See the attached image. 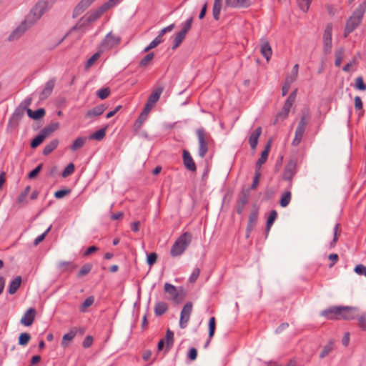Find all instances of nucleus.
<instances>
[{
	"mask_svg": "<svg viewBox=\"0 0 366 366\" xmlns=\"http://www.w3.org/2000/svg\"><path fill=\"white\" fill-rule=\"evenodd\" d=\"M121 1L122 0H109L97 9L86 14L76 24V26L69 31L68 35H71L77 31L81 30L84 26H88L93 23L97 19H99L104 14V12L114 6Z\"/></svg>",
	"mask_w": 366,
	"mask_h": 366,
	"instance_id": "obj_1",
	"label": "nucleus"
},
{
	"mask_svg": "<svg viewBox=\"0 0 366 366\" xmlns=\"http://www.w3.org/2000/svg\"><path fill=\"white\" fill-rule=\"evenodd\" d=\"M357 310L347 307H332L322 312L328 320H351L356 317Z\"/></svg>",
	"mask_w": 366,
	"mask_h": 366,
	"instance_id": "obj_2",
	"label": "nucleus"
},
{
	"mask_svg": "<svg viewBox=\"0 0 366 366\" xmlns=\"http://www.w3.org/2000/svg\"><path fill=\"white\" fill-rule=\"evenodd\" d=\"M366 10V2L361 3L347 21L345 28V36L352 32L360 24Z\"/></svg>",
	"mask_w": 366,
	"mask_h": 366,
	"instance_id": "obj_3",
	"label": "nucleus"
},
{
	"mask_svg": "<svg viewBox=\"0 0 366 366\" xmlns=\"http://www.w3.org/2000/svg\"><path fill=\"white\" fill-rule=\"evenodd\" d=\"M52 4L47 0L39 1L32 8L30 14L27 16L26 21L30 23L35 22L39 20L49 9L51 7Z\"/></svg>",
	"mask_w": 366,
	"mask_h": 366,
	"instance_id": "obj_4",
	"label": "nucleus"
},
{
	"mask_svg": "<svg viewBox=\"0 0 366 366\" xmlns=\"http://www.w3.org/2000/svg\"><path fill=\"white\" fill-rule=\"evenodd\" d=\"M192 240V235L189 232L182 234L173 244L170 253L173 257L181 255L189 244Z\"/></svg>",
	"mask_w": 366,
	"mask_h": 366,
	"instance_id": "obj_5",
	"label": "nucleus"
},
{
	"mask_svg": "<svg viewBox=\"0 0 366 366\" xmlns=\"http://www.w3.org/2000/svg\"><path fill=\"white\" fill-rule=\"evenodd\" d=\"M197 134L199 140V155L204 157L209 150L210 144L212 143L211 137L202 129H198Z\"/></svg>",
	"mask_w": 366,
	"mask_h": 366,
	"instance_id": "obj_6",
	"label": "nucleus"
},
{
	"mask_svg": "<svg viewBox=\"0 0 366 366\" xmlns=\"http://www.w3.org/2000/svg\"><path fill=\"white\" fill-rule=\"evenodd\" d=\"M121 37L112 32L109 33L99 45V50L102 52L117 47L121 43Z\"/></svg>",
	"mask_w": 366,
	"mask_h": 366,
	"instance_id": "obj_7",
	"label": "nucleus"
},
{
	"mask_svg": "<svg viewBox=\"0 0 366 366\" xmlns=\"http://www.w3.org/2000/svg\"><path fill=\"white\" fill-rule=\"evenodd\" d=\"M309 117L307 115H304L301 118L296 129L295 136L292 142L293 145H297L300 143L305 130V127L309 122Z\"/></svg>",
	"mask_w": 366,
	"mask_h": 366,
	"instance_id": "obj_8",
	"label": "nucleus"
},
{
	"mask_svg": "<svg viewBox=\"0 0 366 366\" xmlns=\"http://www.w3.org/2000/svg\"><path fill=\"white\" fill-rule=\"evenodd\" d=\"M193 305L192 302H187L184 306L179 320V326L181 328L184 329L187 326V324L190 319V315L192 312Z\"/></svg>",
	"mask_w": 366,
	"mask_h": 366,
	"instance_id": "obj_9",
	"label": "nucleus"
},
{
	"mask_svg": "<svg viewBox=\"0 0 366 366\" xmlns=\"http://www.w3.org/2000/svg\"><path fill=\"white\" fill-rule=\"evenodd\" d=\"M162 92L163 89L161 87H158L154 89L148 99V101L144 107V109L150 112L154 107L156 103L159 99Z\"/></svg>",
	"mask_w": 366,
	"mask_h": 366,
	"instance_id": "obj_10",
	"label": "nucleus"
},
{
	"mask_svg": "<svg viewBox=\"0 0 366 366\" xmlns=\"http://www.w3.org/2000/svg\"><path fill=\"white\" fill-rule=\"evenodd\" d=\"M298 69L299 66L298 64H295L290 74L286 78L285 84L282 86V94L285 96L287 94V92L290 90L291 84L296 79L297 74H298Z\"/></svg>",
	"mask_w": 366,
	"mask_h": 366,
	"instance_id": "obj_11",
	"label": "nucleus"
},
{
	"mask_svg": "<svg viewBox=\"0 0 366 366\" xmlns=\"http://www.w3.org/2000/svg\"><path fill=\"white\" fill-rule=\"evenodd\" d=\"M294 101L295 97L291 94L286 101L282 111L277 115L276 122H278L279 120H283L288 116L290 109Z\"/></svg>",
	"mask_w": 366,
	"mask_h": 366,
	"instance_id": "obj_12",
	"label": "nucleus"
},
{
	"mask_svg": "<svg viewBox=\"0 0 366 366\" xmlns=\"http://www.w3.org/2000/svg\"><path fill=\"white\" fill-rule=\"evenodd\" d=\"M164 291L169 295L170 299L175 303H179L182 301V298L179 297V294L174 285L166 283L164 285Z\"/></svg>",
	"mask_w": 366,
	"mask_h": 366,
	"instance_id": "obj_13",
	"label": "nucleus"
},
{
	"mask_svg": "<svg viewBox=\"0 0 366 366\" xmlns=\"http://www.w3.org/2000/svg\"><path fill=\"white\" fill-rule=\"evenodd\" d=\"M332 26L329 24L326 26L323 34V42L325 47L327 50H330L332 48Z\"/></svg>",
	"mask_w": 366,
	"mask_h": 366,
	"instance_id": "obj_14",
	"label": "nucleus"
},
{
	"mask_svg": "<svg viewBox=\"0 0 366 366\" xmlns=\"http://www.w3.org/2000/svg\"><path fill=\"white\" fill-rule=\"evenodd\" d=\"M35 316L36 310L34 308H29L21 317L20 322L26 327L31 326L34 321Z\"/></svg>",
	"mask_w": 366,
	"mask_h": 366,
	"instance_id": "obj_15",
	"label": "nucleus"
},
{
	"mask_svg": "<svg viewBox=\"0 0 366 366\" xmlns=\"http://www.w3.org/2000/svg\"><path fill=\"white\" fill-rule=\"evenodd\" d=\"M258 218V210L257 209H254L249 214L248 224L247 227V237L249 235L251 232L254 228Z\"/></svg>",
	"mask_w": 366,
	"mask_h": 366,
	"instance_id": "obj_16",
	"label": "nucleus"
},
{
	"mask_svg": "<svg viewBox=\"0 0 366 366\" xmlns=\"http://www.w3.org/2000/svg\"><path fill=\"white\" fill-rule=\"evenodd\" d=\"M183 162L185 167L192 172H195L197 169L196 164L189 154L187 150L183 151Z\"/></svg>",
	"mask_w": 366,
	"mask_h": 366,
	"instance_id": "obj_17",
	"label": "nucleus"
},
{
	"mask_svg": "<svg viewBox=\"0 0 366 366\" xmlns=\"http://www.w3.org/2000/svg\"><path fill=\"white\" fill-rule=\"evenodd\" d=\"M260 52L262 55L266 59L267 61L270 60L272 55V50L269 43L267 41L264 40L261 42Z\"/></svg>",
	"mask_w": 366,
	"mask_h": 366,
	"instance_id": "obj_18",
	"label": "nucleus"
},
{
	"mask_svg": "<svg viewBox=\"0 0 366 366\" xmlns=\"http://www.w3.org/2000/svg\"><path fill=\"white\" fill-rule=\"evenodd\" d=\"M262 134L261 127L256 128L250 134L249 137V143L252 149H254L257 147L259 137Z\"/></svg>",
	"mask_w": 366,
	"mask_h": 366,
	"instance_id": "obj_19",
	"label": "nucleus"
},
{
	"mask_svg": "<svg viewBox=\"0 0 366 366\" xmlns=\"http://www.w3.org/2000/svg\"><path fill=\"white\" fill-rule=\"evenodd\" d=\"M270 148H271V142H269L267 143V144L265 147V149L262 152L260 158L257 160V162L256 163V169H259V170H260L262 164H264L266 162V161L268 158V156H269Z\"/></svg>",
	"mask_w": 366,
	"mask_h": 366,
	"instance_id": "obj_20",
	"label": "nucleus"
},
{
	"mask_svg": "<svg viewBox=\"0 0 366 366\" xmlns=\"http://www.w3.org/2000/svg\"><path fill=\"white\" fill-rule=\"evenodd\" d=\"M27 21L26 20V21L23 22L22 24H21L9 36V39L10 40H14V39H16L18 38H19L24 32L28 28V26H27Z\"/></svg>",
	"mask_w": 366,
	"mask_h": 366,
	"instance_id": "obj_21",
	"label": "nucleus"
},
{
	"mask_svg": "<svg viewBox=\"0 0 366 366\" xmlns=\"http://www.w3.org/2000/svg\"><path fill=\"white\" fill-rule=\"evenodd\" d=\"M226 5L234 8H246L249 6V0H226Z\"/></svg>",
	"mask_w": 366,
	"mask_h": 366,
	"instance_id": "obj_22",
	"label": "nucleus"
},
{
	"mask_svg": "<svg viewBox=\"0 0 366 366\" xmlns=\"http://www.w3.org/2000/svg\"><path fill=\"white\" fill-rule=\"evenodd\" d=\"M75 336L76 332L73 330H71L68 333L64 335L61 342V347L64 349L67 348L74 339Z\"/></svg>",
	"mask_w": 366,
	"mask_h": 366,
	"instance_id": "obj_23",
	"label": "nucleus"
},
{
	"mask_svg": "<svg viewBox=\"0 0 366 366\" xmlns=\"http://www.w3.org/2000/svg\"><path fill=\"white\" fill-rule=\"evenodd\" d=\"M95 0H81L74 10V15H79L85 9L89 6Z\"/></svg>",
	"mask_w": 366,
	"mask_h": 366,
	"instance_id": "obj_24",
	"label": "nucleus"
},
{
	"mask_svg": "<svg viewBox=\"0 0 366 366\" xmlns=\"http://www.w3.org/2000/svg\"><path fill=\"white\" fill-rule=\"evenodd\" d=\"M106 108L104 105H99L90 110H89L86 114V117L92 118L94 117H98L103 114L105 111Z\"/></svg>",
	"mask_w": 366,
	"mask_h": 366,
	"instance_id": "obj_25",
	"label": "nucleus"
},
{
	"mask_svg": "<svg viewBox=\"0 0 366 366\" xmlns=\"http://www.w3.org/2000/svg\"><path fill=\"white\" fill-rule=\"evenodd\" d=\"M223 0H214L212 14L215 20H219L220 16V12L222 6Z\"/></svg>",
	"mask_w": 366,
	"mask_h": 366,
	"instance_id": "obj_26",
	"label": "nucleus"
},
{
	"mask_svg": "<svg viewBox=\"0 0 366 366\" xmlns=\"http://www.w3.org/2000/svg\"><path fill=\"white\" fill-rule=\"evenodd\" d=\"M168 309V305L164 302H159L154 306V312L157 315L160 316L165 313Z\"/></svg>",
	"mask_w": 366,
	"mask_h": 366,
	"instance_id": "obj_27",
	"label": "nucleus"
},
{
	"mask_svg": "<svg viewBox=\"0 0 366 366\" xmlns=\"http://www.w3.org/2000/svg\"><path fill=\"white\" fill-rule=\"evenodd\" d=\"M27 114L29 117L37 120V119L42 118L44 116L45 111L44 109H39L36 111H32L31 109H28Z\"/></svg>",
	"mask_w": 366,
	"mask_h": 366,
	"instance_id": "obj_28",
	"label": "nucleus"
},
{
	"mask_svg": "<svg viewBox=\"0 0 366 366\" xmlns=\"http://www.w3.org/2000/svg\"><path fill=\"white\" fill-rule=\"evenodd\" d=\"M59 144L58 139H53L51 141L49 144H47L43 151V154L44 155H48L50 153H51L57 147Z\"/></svg>",
	"mask_w": 366,
	"mask_h": 366,
	"instance_id": "obj_29",
	"label": "nucleus"
},
{
	"mask_svg": "<svg viewBox=\"0 0 366 366\" xmlns=\"http://www.w3.org/2000/svg\"><path fill=\"white\" fill-rule=\"evenodd\" d=\"M21 283V278L20 277H16L14 280H12L9 287V292L11 295L14 294L19 287H20Z\"/></svg>",
	"mask_w": 366,
	"mask_h": 366,
	"instance_id": "obj_30",
	"label": "nucleus"
},
{
	"mask_svg": "<svg viewBox=\"0 0 366 366\" xmlns=\"http://www.w3.org/2000/svg\"><path fill=\"white\" fill-rule=\"evenodd\" d=\"M164 340V342L166 344V352H167L172 346L174 342V333L170 330H167L166 336Z\"/></svg>",
	"mask_w": 366,
	"mask_h": 366,
	"instance_id": "obj_31",
	"label": "nucleus"
},
{
	"mask_svg": "<svg viewBox=\"0 0 366 366\" xmlns=\"http://www.w3.org/2000/svg\"><path fill=\"white\" fill-rule=\"evenodd\" d=\"M59 128L58 122H54L46 127L42 129V132L46 137H49L52 132L56 131Z\"/></svg>",
	"mask_w": 366,
	"mask_h": 366,
	"instance_id": "obj_32",
	"label": "nucleus"
},
{
	"mask_svg": "<svg viewBox=\"0 0 366 366\" xmlns=\"http://www.w3.org/2000/svg\"><path fill=\"white\" fill-rule=\"evenodd\" d=\"M46 137H47L45 135V134L41 131V133L33 139L31 143V147L32 148L37 147Z\"/></svg>",
	"mask_w": 366,
	"mask_h": 366,
	"instance_id": "obj_33",
	"label": "nucleus"
},
{
	"mask_svg": "<svg viewBox=\"0 0 366 366\" xmlns=\"http://www.w3.org/2000/svg\"><path fill=\"white\" fill-rule=\"evenodd\" d=\"M92 264L91 263H86V264H84L79 269L78 274H77V277H82L84 276H86V274H88L92 269Z\"/></svg>",
	"mask_w": 366,
	"mask_h": 366,
	"instance_id": "obj_34",
	"label": "nucleus"
},
{
	"mask_svg": "<svg viewBox=\"0 0 366 366\" xmlns=\"http://www.w3.org/2000/svg\"><path fill=\"white\" fill-rule=\"evenodd\" d=\"M186 34L179 31L177 34L174 39V45L172 46L173 49H177L185 39Z\"/></svg>",
	"mask_w": 366,
	"mask_h": 366,
	"instance_id": "obj_35",
	"label": "nucleus"
},
{
	"mask_svg": "<svg viewBox=\"0 0 366 366\" xmlns=\"http://www.w3.org/2000/svg\"><path fill=\"white\" fill-rule=\"evenodd\" d=\"M106 135V129H101L94 133H93L90 137V139H95V140H102L104 138Z\"/></svg>",
	"mask_w": 366,
	"mask_h": 366,
	"instance_id": "obj_36",
	"label": "nucleus"
},
{
	"mask_svg": "<svg viewBox=\"0 0 366 366\" xmlns=\"http://www.w3.org/2000/svg\"><path fill=\"white\" fill-rule=\"evenodd\" d=\"M345 58V51L341 49L335 52V64L336 66H340Z\"/></svg>",
	"mask_w": 366,
	"mask_h": 366,
	"instance_id": "obj_37",
	"label": "nucleus"
},
{
	"mask_svg": "<svg viewBox=\"0 0 366 366\" xmlns=\"http://www.w3.org/2000/svg\"><path fill=\"white\" fill-rule=\"evenodd\" d=\"M209 337L212 339L214 335L216 328V319L214 317H212L209 320Z\"/></svg>",
	"mask_w": 366,
	"mask_h": 366,
	"instance_id": "obj_38",
	"label": "nucleus"
},
{
	"mask_svg": "<svg viewBox=\"0 0 366 366\" xmlns=\"http://www.w3.org/2000/svg\"><path fill=\"white\" fill-rule=\"evenodd\" d=\"M31 340V335L27 332L21 333L19 337V344L21 346L26 345Z\"/></svg>",
	"mask_w": 366,
	"mask_h": 366,
	"instance_id": "obj_39",
	"label": "nucleus"
},
{
	"mask_svg": "<svg viewBox=\"0 0 366 366\" xmlns=\"http://www.w3.org/2000/svg\"><path fill=\"white\" fill-rule=\"evenodd\" d=\"M162 41V37L159 34L144 49L145 52L157 47Z\"/></svg>",
	"mask_w": 366,
	"mask_h": 366,
	"instance_id": "obj_40",
	"label": "nucleus"
},
{
	"mask_svg": "<svg viewBox=\"0 0 366 366\" xmlns=\"http://www.w3.org/2000/svg\"><path fill=\"white\" fill-rule=\"evenodd\" d=\"M94 302V297L91 296L87 297L80 307V310L83 312H86V309L92 306Z\"/></svg>",
	"mask_w": 366,
	"mask_h": 366,
	"instance_id": "obj_41",
	"label": "nucleus"
},
{
	"mask_svg": "<svg viewBox=\"0 0 366 366\" xmlns=\"http://www.w3.org/2000/svg\"><path fill=\"white\" fill-rule=\"evenodd\" d=\"M86 139L84 137H78L75 139L73 144L71 147V149L73 151H75L81 147H82L85 143Z\"/></svg>",
	"mask_w": 366,
	"mask_h": 366,
	"instance_id": "obj_42",
	"label": "nucleus"
},
{
	"mask_svg": "<svg viewBox=\"0 0 366 366\" xmlns=\"http://www.w3.org/2000/svg\"><path fill=\"white\" fill-rule=\"evenodd\" d=\"M357 64V59L355 57L351 61H350V62L346 64L343 66L342 69H343V71H347V72L353 71L355 69Z\"/></svg>",
	"mask_w": 366,
	"mask_h": 366,
	"instance_id": "obj_43",
	"label": "nucleus"
},
{
	"mask_svg": "<svg viewBox=\"0 0 366 366\" xmlns=\"http://www.w3.org/2000/svg\"><path fill=\"white\" fill-rule=\"evenodd\" d=\"M103 52L99 50L95 53L86 62V67L88 69L91 67L101 56Z\"/></svg>",
	"mask_w": 366,
	"mask_h": 366,
	"instance_id": "obj_44",
	"label": "nucleus"
},
{
	"mask_svg": "<svg viewBox=\"0 0 366 366\" xmlns=\"http://www.w3.org/2000/svg\"><path fill=\"white\" fill-rule=\"evenodd\" d=\"M74 170H75V166L73 163H70L64 169V171L62 172V177H69V175H71V174H73L74 172Z\"/></svg>",
	"mask_w": 366,
	"mask_h": 366,
	"instance_id": "obj_45",
	"label": "nucleus"
},
{
	"mask_svg": "<svg viewBox=\"0 0 366 366\" xmlns=\"http://www.w3.org/2000/svg\"><path fill=\"white\" fill-rule=\"evenodd\" d=\"M154 53L147 54L140 61L141 66H148L154 59Z\"/></svg>",
	"mask_w": 366,
	"mask_h": 366,
	"instance_id": "obj_46",
	"label": "nucleus"
},
{
	"mask_svg": "<svg viewBox=\"0 0 366 366\" xmlns=\"http://www.w3.org/2000/svg\"><path fill=\"white\" fill-rule=\"evenodd\" d=\"M298 6L303 11H307L310 8L312 0H297Z\"/></svg>",
	"mask_w": 366,
	"mask_h": 366,
	"instance_id": "obj_47",
	"label": "nucleus"
},
{
	"mask_svg": "<svg viewBox=\"0 0 366 366\" xmlns=\"http://www.w3.org/2000/svg\"><path fill=\"white\" fill-rule=\"evenodd\" d=\"M291 199V193L290 192H285L280 200V205L283 207H287Z\"/></svg>",
	"mask_w": 366,
	"mask_h": 366,
	"instance_id": "obj_48",
	"label": "nucleus"
},
{
	"mask_svg": "<svg viewBox=\"0 0 366 366\" xmlns=\"http://www.w3.org/2000/svg\"><path fill=\"white\" fill-rule=\"evenodd\" d=\"M355 86L357 89L365 91L366 90V84L364 83L363 78L359 76L356 78L355 82Z\"/></svg>",
	"mask_w": 366,
	"mask_h": 366,
	"instance_id": "obj_49",
	"label": "nucleus"
},
{
	"mask_svg": "<svg viewBox=\"0 0 366 366\" xmlns=\"http://www.w3.org/2000/svg\"><path fill=\"white\" fill-rule=\"evenodd\" d=\"M97 94L101 99H104L109 96L110 89L108 87L102 88L97 91Z\"/></svg>",
	"mask_w": 366,
	"mask_h": 366,
	"instance_id": "obj_50",
	"label": "nucleus"
},
{
	"mask_svg": "<svg viewBox=\"0 0 366 366\" xmlns=\"http://www.w3.org/2000/svg\"><path fill=\"white\" fill-rule=\"evenodd\" d=\"M277 217V213L275 210H273L270 212V214L268 217L267 222V227L268 229L272 227V224L275 221Z\"/></svg>",
	"mask_w": 366,
	"mask_h": 366,
	"instance_id": "obj_51",
	"label": "nucleus"
},
{
	"mask_svg": "<svg viewBox=\"0 0 366 366\" xmlns=\"http://www.w3.org/2000/svg\"><path fill=\"white\" fill-rule=\"evenodd\" d=\"M260 177H261L260 170H259V169H256L253 183L252 184V189H255L257 187L259 182Z\"/></svg>",
	"mask_w": 366,
	"mask_h": 366,
	"instance_id": "obj_52",
	"label": "nucleus"
},
{
	"mask_svg": "<svg viewBox=\"0 0 366 366\" xmlns=\"http://www.w3.org/2000/svg\"><path fill=\"white\" fill-rule=\"evenodd\" d=\"M149 114V112H148L144 109V110L140 114V115L137 121V124H138L139 126H141L147 120Z\"/></svg>",
	"mask_w": 366,
	"mask_h": 366,
	"instance_id": "obj_53",
	"label": "nucleus"
},
{
	"mask_svg": "<svg viewBox=\"0 0 366 366\" xmlns=\"http://www.w3.org/2000/svg\"><path fill=\"white\" fill-rule=\"evenodd\" d=\"M355 107L357 110L360 111V115H362V102L360 97H355L354 99Z\"/></svg>",
	"mask_w": 366,
	"mask_h": 366,
	"instance_id": "obj_54",
	"label": "nucleus"
},
{
	"mask_svg": "<svg viewBox=\"0 0 366 366\" xmlns=\"http://www.w3.org/2000/svg\"><path fill=\"white\" fill-rule=\"evenodd\" d=\"M192 19H189L188 20H187L184 24H183L182 26V30L180 31L181 32L187 34V33L189 31V29H191L192 27Z\"/></svg>",
	"mask_w": 366,
	"mask_h": 366,
	"instance_id": "obj_55",
	"label": "nucleus"
},
{
	"mask_svg": "<svg viewBox=\"0 0 366 366\" xmlns=\"http://www.w3.org/2000/svg\"><path fill=\"white\" fill-rule=\"evenodd\" d=\"M199 274H200V269L199 268H195L190 277H189V282L193 283L194 282H196V280L198 279L199 276Z\"/></svg>",
	"mask_w": 366,
	"mask_h": 366,
	"instance_id": "obj_56",
	"label": "nucleus"
},
{
	"mask_svg": "<svg viewBox=\"0 0 366 366\" xmlns=\"http://www.w3.org/2000/svg\"><path fill=\"white\" fill-rule=\"evenodd\" d=\"M332 349H333V344L332 342H330L324 347L322 352L320 354V357H325L332 350Z\"/></svg>",
	"mask_w": 366,
	"mask_h": 366,
	"instance_id": "obj_57",
	"label": "nucleus"
},
{
	"mask_svg": "<svg viewBox=\"0 0 366 366\" xmlns=\"http://www.w3.org/2000/svg\"><path fill=\"white\" fill-rule=\"evenodd\" d=\"M340 232H341V230L340 228V224H337L334 228V239H333L332 246H334L335 244V243L337 242V239H338L339 236L340 235Z\"/></svg>",
	"mask_w": 366,
	"mask_h": 366,
	"instance_id": "obj_58",
	"label": "nucleus"
},
{
	"mask_svg": "<svg viewBox=\"0 0 366 366\" xmlns=\"http://www.w3.org/2000/svg\"><path fill=\"white\" fill-rule=\"evenodd\" d=\"M70 193V189H62L56 191L54 193V197L56 199H61Z\"/></svg>",
	"mask_w": 366,
	"mask_h": 366,
	"instance_id": "obj_59",
	"label": "nucleus"
},
{
	"mask_svg": "<svg viewBox=\"0 0 366 366\" xmlns=\"http://www.w3.org/2000/svg\"><path fill=\"white\" fill-rule=\"evenodd\" d=\"M157 259V254L154 252L150 253L147 256V263L152 266L153 265Z\"/></svg>",
	"mask_w": 366,
	"mask_h": 366,
	"instance_id": "obj_60",
	"label": "nucleus"
},
{
	"mask_svg": "<svg viewBox=\"0 0 366 366\" xmlns=\"http://www.w3.org/2000/svg\"><path fill=\"white\" fill-rule=\"evenodd\" d=\"M41 168H42V164L38 165L34 170H32L29 174V177L30 179H33V178L36 177L39 174V173L41 172Z\"/></svg>",
	"mask_w": 366,
	"mask_h": 366,
	"instance_id": "obj_61",
	"label": "nucleus"
},
{
	"mask_svg": "<svg viewBox=\"0 0 366 366\" xmlns=\"http://www.w3.org/2000/svg\"><path fill=\"white\" fill-rule=\"evenodd\" d=\"M355 272L358 274H364L366 276V267L362 264H358L355 267Z\"/></svg>",
	"mask_w": 366,
	"mask_h": 366,
	"instance_id": "obj_62",
	"label": "nucleus"
},
{
	"mask_svg": "<svg viewBox=\"0 0 366 366\" xmlns=\"http://www.w3.org/2000/svg\"><path fill=\"white\" fill-rule=\"evenodd\" d=\"M358 320V326L362 330H366V318L365 316L362 315L357 318Z\"/></svg>",
	"mask_w": 366,
	"mask_h": 366,
	"instance_id": "obj_63",
	"label": "nucleus"
},
{
	"mask_svg": "<svg viewBox=\"0 0 366 366\" xmlns=\"http://www.w3.org/2000/svg\"><path fill=\"white\" fill-rule=\"evenodd\" d=\"M93 337L90 335L86 336L83 342V347L85 348L89 347L93 344Z\"/></svg>",
	"mask_w": 366,
	"mask_h": 366,
	"instance_id": "obj_64",
	"label": "nucleus"
}]
</instances>
